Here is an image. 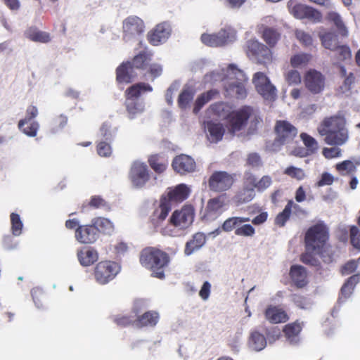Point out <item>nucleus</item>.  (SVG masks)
Masks as SVG:
<instances>
[{"label": "nucleus", "instance_id": "nucleus-56", "mask_svg": "<svg viewBox=\"0 0 360 360\" xmlns=\"http://www.w3.org/2000/svg\"><path fill=\"white\" fill-rule=\"evenodd\" d=\"M263 44L259 42L257 40L250 39L248 40L245 45V51L248 56H255L260 47Z\"/></svg>", "mask_w": 360, "mask_h": 360}, {"label": "nucleus", "instance_id": "nucleus-64", "mask_svg": "<svg viewBox=\"0 0 360 360\" xmlns=\"http://www.w3.org/2000/svg\"><path fill=\"white\" fill-rule=\"evenodd\" d=\"M78 259L82 266H89L90 264V249L84 248L80 250L78 252Z\"/></svg>", "mask_w": 360, "mask_h": 360}, {"label": "nucleus", "instance_id": "nucleus-18", "mask_svg": "<svg viewBox=\"0 0 360 360\" xmlns=\"http://www.w3.org/2000/svg\"><path fill=\"white\" fill-rule=\"evenodd\" d=\"M347 129L346 119L343 115H335L325 117L318 127L319 134H326L329 131Z\"/></svg>", "mask_w": 360, "mask_h": 360}, {"label": "nucleus", "instance_id": "nucleus-9", "mask_svg": "<svg viewBox=\"0 0 360 360\" xmlns=\"http://www.w3.org/2000/svg\"><path fill=\"white\" fill-rule=\"evenodd\" d=\"M129 179L132 185L138 188H143L150 179V172L145 162L134 161L129 172Z\"/></svg>", "mask_w": 360, "mask_h": 360}, {"label": "nucleus", "instance_id": "nucleus-37", "mask_svg": "<svg viewBox=\"0 0 360 360\" xmlns=\"http://www.w3.org/2000/svg\"><path fill=\"white\" fill-rule=\"evenodd\" d=\"M152 54L146 51H141L135 56L131 61H129L133 69L145 70L148 68L151 60Z\"/></svg>", "mask_w": 360, "mask_h": 360}, {"label": "nucleus", "instance_id": "nucleus-8", "mask_svg": "<svg viewBox=\"0 0 360 360\" xmlns=\"http://www.w3.org/2000/svg\"><path fill=\"white\" fill-rule=\"evenodd\" d=\"M236 181V174L226 171H214L208 179L209 189L214 193L230 190Z\"/></svg>", "mask_w": 360, "mask_h": 360}, {"label": "nucleus", "instance_id": "nucleus-39", "mask_svg": "<svg viewBox=\"0 0 360 360\" xmlns=\"http://www.w3.org/2000/svg\"><path fill=\"white\" fill-rule=\"evenodd\" d=\"M249 221L248 217H231L226 219L219 229L224 232H231L236 230L241 224Z\"/></svg>", "mask_w": 360, "mask_h": 360}, {"label": "nucleus", "instance_id": "nucleus-29", "mask_svg": "<svg viewBox=\"0 0 360 360\" xmlns=\"http://www.w3.org/2000/svg\"><path fill=\"white\" fill-rule=\"evenodd\" d=\"M160 319L158 312L155 311H148L142 315L139 316L136 319V324L138 327H154Z\"/></svg>", "mask_w": 360, "mask_h": 360}, {"label": "nucleus", "instance_id": "nucleus-42", "mask_svg": "<svg viewBox=\"0 0 360 360\" xmlns=\"http://www.w3.org/2000/svg\"><path fill=\"white\" fill-rule=\"evenodd\" d=\"M194 94L195 91L192 88H184L178 98V106L182 110L186 109L193 99Z\"/></svg>", "mask_w": 360, "mask_h": 360}, {"label": "nucleus", "instance_id": "nucleus-57", "mask_svg": "<svg viewBox=\"0 0 360 360\" xmlns=\"http://www.w3.org/2000/svg\"><path fill=\"white\" fill-rule=\"evenodd\" d=\"M295 34L297 39L304 46H309L312 44L313 39L309 33H307L303 30H297L295 31Z\"/></svg>", "mask_w": 360, "mask_h": 360}, {"label": "nucleus", "instance_id": "nucleus-55", "mask_svg": "<svg viewBox=\"0 0 360 360\" xmlns=\"http://www.w3.org/2000/svg\"><path fill=\"white\" fill-rule=\"evenodd\" d=\"M255 233V228L249 224H243L240 226H239V227L235 230V234L239 236L252 237Z\"/></svg>", "mask_w": 360, "mask_h": 360}, {"label": "nucleus", "instance_id": "nucleus-12", "mask_svg": "<svg viewBox=\"0 0 360 360\" xmlns=\"http://www.w3.org/2000/svg\"><path fill=\"white\" fill-rule=\"evenodd\" d=\"M234 32L231 28L220 30L214 34H202L200 39L202 42L209 46H222L231 41L234 38Z\"/></svg>", "mask_w": 360, "mask_h": 360}, {"label": "nucleus", "instance_id": "nucleus-40", "mask_svg": "<svg viewBox=\"0 0 360 360\" xmlns=\"http://www.w3.org/2000/svg\"><path fill=\"white\" fill-rule=\"evenodd\" d=\"M30 122L27 119L20 120L18 122V128L27 136L34 137L37 135L39 124L36 121Z\"/></svg>", "mask_w": 360, "mask_h": 360}, {"label": "nucleus", "instance_id": "nucleus-17", "mask_svg": "<svg viewBox=\"0 0 360 360\" xmlns=\"http://www.w3.org/2000/svg\"><path fill=\"white\" fill-rule=\"evenodd\" d=\"M172 32L170 25L167 22L158 24L147 34L148 42L153 46H158L165 42Z\"/></svg>", "mask_w": 360, "mask_h": 360}, {"label": "nucleus", "instance_id": "nucleus-13", "mask_svg": "<svg viewBox=\"0 0 360 360\" xmlns=\"http://www.w3.org/2000/svg\"><path fill=\"white\" fill-rule=\"evenodd\" d=\"M306 89L312 94H319L325 89L326 77L315 69H310L304 75Z\"/></svg>", "mask_w": 360, "mask_h": 360}, {"label": "nucleus", "instance_id": "nucleus-54", "mask_svg": "<svg viewBox=\"0 0 360 360\" xmlns=\"http://www.w3.org/2000/svg\"><path fill=\"white\" fill-rule=\"evenodd\" d=\"M312 252L307 250L306 252L303 253L300 256V261L311 266L318 267L320 266V262L319 259L311 253Z\"/></svg>", "mask_w": 360, "mask_h": 360}, {"label": "nucleus", "instance_id": "nucleus-20", "mask_svg": "<svg viewBox=\"0 0 360 360\" xmlns=\"http://www.w3.org/2000/svg\"><path fill=\"white\" fill-rule=\"evenodd\" d=\"M227 205V195L226 193L210 198L205 207V214L208 217L221 214Z\"/></svg>", "mask_w": 360, "mask_h": 360}, {"label": "nucleus", "instance_id": "nucleus-7", "mask_svg": "<svg viewBox=\"0 0 360 360\" xmlns=\"http://www.w3.org/2000/svg\"><path fill=\"white\" fill-rule=\"evenodd\" d=\"M252 112V108L248 105L231 112L226 117L229 134L233 136L236 132L242 130L247 125Z\"/></svg>", "mask_w": 360, "mask_h": 360}, {"label": "nucleus", "instance_id": "nucleus-53", "mask_svg": "<svg viewBox=\"0 0 360 360\" xmlns=\"http://www.w3.org/2000/svg\"><path fill=\"white\" fill-rule=\"evenodd\" d=\"M314 252L318 253L325 263H331L334 259V252L332 251L330 245H328V243L323 249L314 250Z\"/></svg>", "mask_w": 360, "mask_h": 360}, {"label": "nucleus", "instance_id": "nucleus-35", "mask_svg": "<svg viewBox=\"0 0 360 360\" xmlns=\"http://www.w3.org/2000/svg\"><path fill=\"white\" fill-rule=\"evenodd\" d=\"M150 167L158 174L164 172L168 165L167 159L159 154H154L149 156L148 159Z\"/></svg>", "mask_w": 360, "mask_h": 360}, {"label": "nucleus", "instance_id": "nucleus-44", "mask_svg": "<svg viewBox=\"0 0 360 360\" xmlns=\"http://www.w3.org/2000/svg\"><path fill=\"white\" fill-rule=\"evenodd\" d=\"M210 109L214 115L226 118L231 112V106L227 103L221 101L212 104Z\"/></svg>", "mask_w": 360, "mask_h": 360}, {"label": "nucleus", "instance_id": "nucleus-22", "mask_svg": "<svg viewBox=\"0 0 360 360\" xmlns=\"http://www.w3.org/2000/svg\"><path fill=\"white\" fill-rule=\"evenodd\" d=\"M115 228L112 222L105 217H96L91 221V233L97 237L99 235H111Z\"/></svg>", "mask_w": 360, "mask_h": 360}, {"label": "nucleus", "instance_id": "nucleus-5", "mask_svg": "<svg viewBox=\"0 0 360 360\" xmlns=\"http://www.w3.org/2000/svg\"><path fill=\"white\" fill-rule=\"evenodd\" d=\"M275 138L271 144V149L277 151L283 146L290 144L297 137L298 129L287 120H277L274 127Z\"/></svg>", "mask_w": 360, "mask_h": 360}, {"label": "nucleus", "instance_id": "nucleus-14", "mask_svg": "<svg viewBox=\"0 0 360 360\" xmlns=\"http://www.w3.org/2000/svg\"><path fill=\"white\" fill-rule=\"evenodd\" d=\"M123 39L129 41L142 34L145 30V25L140 18L131 15L123 21Z\"/></svg>", "mask_w": 360, "mask_h": 360}, {"label": "nucleus", "instance_id": "nucleus-3", "mask_svg": "<svg viewBox=\"0 0 360 360\" xmlns=\"http://www.w3.org/2000/svg\"><path fill=\"white\" fill-rule=\"evenodd\" d=\"M194 216V208L191 205H186L181 210H175L169 217V224L160 229L161 234L165 236H175V231L171 226L184 229L193 223Z\"/></svg>", "mask_w": 360, "mask_h": 360}, {"label": "nucleus", "instance_id": "nucleus-4", "mask_svg": "<svg viewBox=\"0 0 360 360\" xmlns=\"http://www.w3.org/2000/svg\"><path fill=\"white\" fill-rule=\"evenodd\" d=\"M329 240V229L322 221L310 226L305 233L304 243L306 250L314 252V250H321L326 247Z\"/></svg>", "mask_w": 360, "mask_h": 360}, {"label": "nucleus", "instance_id": "nucleus-34", "mask_svg": "<svg viewBox=\"0 0 360 360\" xmlns=\"http://www.w3.org/2000/svg\"><path fill=\"white\" fill-rule=\"evenodd\" d=\"M124 105L126 110L128 114V117L130 119H134L139 115L143 112L145 110L144 104L140 100H128L124 101Z\"/></svg>", "mask_w": 360, "mask_h": 360}, {"label": "nucleus", "instance_id": "nucleus-49", "mask_svg": "<svg viewBox=\"0 0 360 360\" xmlns=\"http://www.w3.org/2000/svg\"><path fill=\"white\" fill-rule=\"evenodd\" d=\"M335 169L341 175L349 174L356 171V167L351 160H344L336 164Z\"/></svg>", "mask_w": 360, "mask_h": 360}, {"label": "nucleus", "instance_id": "nucleus-38", "mask_svg": "<svg viewBox=\"0 0 360 360\" xmlns=\"http://www.w3.org/2000/svg\"><path fill=\"white\" fill-rule=\"evenodd\" d=\"M321 44L323 47L330 51L340 45L338 35L332 32H327L319 34Z\"/></svg>", "mask_w": 360, "mask_h": 360}, {"label": "nucleus", "instance_id": "nucleus-58", "mask_svg": "<svg viewBox=\"0 0 360 360\" xmlns=\"http://www.w3.org/2000/svg\"><path fill=\"white\" fill-rule=\"evenodd\" d=\"M246 165L252 167H259L262 165L261 156L257 153H250L246 159Z\"/></svg>", "mask_w": 360, "mask_h": 360}, {"label": "nucleus", "instance_id": "nucleus-30", "mask_svg": "<svg viewBox=\"0 0 360 360\" xmlns=\"http://www.w3.org/2000/svg\"><path fill=\"white\" fill-rule=\"evenodd\" d=\"M206 242L205 235L202 233H196L193 236L192 239L186 243L184 253L186 255H191L195 251L202 248Z\"/></svg>", "mask_w": 360, "mask_h": 360}, {"label": "nucleus", "instance_id": "nucleus-25", "mask_svg": "<svg viewBox=\"0 0 360 360\" xmlns=\"http://www.w3.org/2000/svg\"><path fill=\"white\" fill-rule=\"evenodd\" d=\"M303 328V323L297 320L285 325L283 328V334L290 345H297L300 342V334Z\"/></svg>", "mask_w": 360, "mask_h": 360}, {"label": "nucleus", "instance_id": "nucleus-32", "mask_svg": "<svg viewBox=\"0 0 360 360\" xmlns=\"http://www.w3.org/2000/svg\"><path fill=\"white\" fill-rule=\"evenodd\" d=\"M219 94V91L217 89H210L201 94L195 101L193 112L195 114L198 113L206 103L214 98Z\"/></svg>", "mask_w": 360, "mask_h": 360}, {"label": "nucleus", "instance_id": "nucleus-45", "mask_svg": "<svg viewBox=\"0 0 360 360\" xmlns=\"http://www.w3.org/2000/svg\"><path fill=\"white\" fill-rule=\"evenodd\" d=\"M259 63L266 64L272 61V52L271 49L264 44H262L255 56Z\"/></svg>", "mask_w": 360, "mask_h": 360}, {"label": "nucleus", "instance_id": "nucleus-28", "mask_svg": "<svg viewBox=\"0 0 360 360\" xmlns=\"http://www.w3.org/2000/svg\"><path fill=\"white\" fill-rule=\"evenodd\" d=\"M224 91L226 97H236L238 99H244L247 96V90L243 82L229 83L224 86Z\"/></svg>", "mask_w": 360, "mask_h": 360}, {"label": "nucleus", "instance_id": "nucleus-52", "mask_svg": "<svg viewBox=\"0 0 360 360\" xmlns=\"http://www.w3.org/2000/svg\"><path fill=\"white\" fill-rule=\"evenodd\" d=\"M89 234L90 229L87 226H79L76 230L75 236L79 243L88 244L90 240Z\"/></svg>", "mask_w": 360, "mask_h": 360}, {"label": "nucleus", "instance_id": "nucleus-27", "mask_svg": "<svg viewBox=\"0 0 360 360\" xmlns=\"http://www.w3.org/2000/svg\"><path fill=\"white\" fill-rule=\"evenodd\" d=\"M152 86L145 82H139L128 87L124 92L125 101L129 99L131 101L139 100V97L142 92L152 91Z\"/></svg>", "mask_w": 360, "mask_h": 360}, {"label": "nucleus", "instance_id": "nucleus-16", "mask_svg": "<svg viewBox=\"0 0 360 360\" xmlns=\"http://www.w3.org/2000/svg\"><path fill=\"white\" fill-rule=\"evenodd\" d=\"M171 210V205H168L165 199L160 198L158 205L149 217L150 223L156 231H160L162 228V226Z\"/></svg>", "mask_w": 360, "mask_h": 360}, {"label": "nucleus", "instance_id": "nucleus-63", "mask_svg": "<svg viewBox=\"0 0 360 360\" xmlns=\"http://www.w3.org/2000/svg\"><path fill=\"white\" fill-rule=\"evenodd\" d=\"M285 80L290 85L298 84L301 82L300 74L297 70H290L285 75Z\"/></svg>", "mask_w": 360, "mask_h": 360}, {"label": "nucleus", "instance_id": "nucleus-21", "mask_svg": "<svg viewBox=\"0 0 360 360\" xmlns=\"http://www.w3.org/2000/svg\"><path fill=\"white\" fill-rule=\"evenodd\" d=\"M117 84L131 83L137 76L129 61L122 63L115 70Z\"/></svg>", "mask_w": 360, "mask_h": 360}, {"label": "nucleus", "instance_id": "nucleus-48", "mask_svg": "<svg viewBox=\"0 0 360 360\" xmlns=\"http://www.w3.org/2000/svg\"><path fill=\"white\" fill-rule=\"evenodd\" d=\"M311 59V55L305 53L295 54L290 58V64L293 68H298L302 65H305Z\"/></svg>", "mask_w": 360, "mask_h": 360}, {"label": "nucleus", "instance_id": "nucleus-46", "mask_svg": "<svg viewBox=\"0 0 360 360\" xmlns=\"http://www.w3.org/2000/svg\"><path fill=\"white\" fill-rule=\"evenodd\" d=\"M332 51L335 52V57L338 61L350 60L352 58L351 49L347 45L340 44Z\"/></svg>", "mask_w": 360, "mask_h": 360}, {"label": "nucleus", "instance_id": "nucleus-1", "mask_svg": "<svg viewBox=\"0 0 360 360\" xmlns=\"http://www.w3.org/2000/svg\"><path fill=\"white\" fill-rule=\"evenodd\" d=\"M272 184V178L264 175L259 180L251 172H245L243 179V187L236 191L232 200L236 206L248 203L256 196V191L262 193Z\"/></svg>", "mask_w": 360, "mask_h": 360}, {"label": "nucleus", "instance_id": "nucleus-51", "mask_svg": "<svg viewBox=\"0 0 360 360\" xmlns=\"http://www.w3.org/2000/svg\"><path fill=\"white\" fill-rule=\"evenodd\" d=\"M283 174L298 181L303 180L305 176V172L302 168H298L294 166H289L285 168Z\"/></svg>", "mask_w": 360, "mask_h": 360}, {"label": "nucleus", "instance_id": "nucleus-62", "mask_svg": "<svg viewBox=\"0 0 360 360\" xmlns=\"http://www.w3.org/2000/svg\"><path fill=\"white\" fill-rule=\"evenodd\" d=\"M68 122L67 116L61 114L53 120V127L52 128V132L53 134L57 133L59 130L62 129Z\"/></svg>", "mask_w": 360, "mask_h": 360}, {"label": "nucleus", "instance_id": "nucleus-10", "mask_svg": "<svg viewBox=\"0 0 360 360\" xmlns=\"http://www.w3.org/2000/svg\"><path fill=\"white\" fill-rule=\"evenodd\" d=\"M288 7L290 13L297 19H308L314 22H320L322 19L321 12L295 1H288Z\"/></svg>", "mask_w": 360, "mask_h": 360}, {"label": "nucleus", "instance_id": "nucleus-15", "mask_svg": "<svg viewBox=\"0 0 360 360\" xmlns=\"http://www.w3.org/2000/svg\"><path fill=\"white\" fill-rule=\"evenodd\" d=\"M191 193L188 186L184 184H180L174 187L168 188L167 191L162 194L160 198L165 199L168 205L181 203L186 200Z\"/></svg>", "mask_w": 360, "mask_h": 360}, {"label": "nucleus", "instance_id": "nucleus-23", "mask_svg": "<svg viewBox=\"0 0 360 360\" xmlns=\"http://www.w3.org/2000/svg\"><path fill=\"white\" fill-rule=\"evenodd\" d=\"M289 276L293 285L297 288H302L308 284L307 269L301 265H292Z\"/></svg>", "mask_w": 360, "mask_h": 360}, {"label": "nucleus", "instance_id": "nucleus-36", "mask_svg": "<svg viewBox=\"0 0 360 360\" xmlns=\"http://www.w3.org/2000/svg\"><path fill=\"white\" fill-rule=\"evenodd\" d=\"M295 209L300 207L298 205L294 204L292 200H289L285 206L283 210L278 213L275 218L274 224L279 227L285 226L287 221L290 219L292 212V208Z\"/></svg>", "mask_w": 360, "mask_h": 360}, {"label": "nucleus", "instance_id": "nucleus-24", "mask_svg": "<svg viewBox=\"0 0 360 360\" xmlns=\"http://www.w3.org/2000/svg\"><path fill=\"white\" fill-rule=\"evenodd\" d=\"M320 135L324 136V142L329 146H342L349 139V132L347 129L329 131L326 134Z\"/></svg>", "mask_w": 360, "mask_h": 360}, {"label": "nucleus", "instance_id": "nucleus-50", "mask_svg": "<svg viewBox=\"0 0 360 360\" xmlns=\"http://www.w3.org/2000/svg\"><path fill=\"white\" fill-rule=\"evenodd\" d=\"M359 279L358 275H353L350 276L341 288V293L345 297H349L354 289L355 284Z\"/></svg>", "mask_w": 360, "mask_h": 360}, {"label": "nucleus", "instance_id": "nucleus-33", "mask_svg": "<svg viewBox=\"0 0 360 360\" xmlns=\"http://www.w3.org/2000/svg\"><path fill=\"white\" fill-rule=\"evenodd\" d=\"M206 127L213 141L218 142L222 139L225 129L221 123L209 121L206 124Z\"/></svg>", "mask_w": 360, "mask_h": 360}, {"label": "nucleus", "instance_id": "nucleus-6", "mask_svg": "<svg viewBox=\"0 0 360 360\" xmlns=\"http://www.w3.org/2000/svg\"><path fill=\"white\" fill-rule=\"evenodd\" d=\"M120 265L113 261H102L96 264L94 269L96 281L101 285H105L112 281L120 272Z\"/></svg>", "mask_w": 360, "mask_h": 360}, {"label": "nucleus", "instance_id": "nucleus-60", "mask_svg": "<svg viewBox=\"0 0 360 360\" xmlns=\"http://www.w3.org/2000/svg\"><path fill=\"white\" fill-rule=\"evenodd\" d=\"M96 151L101 157H110L112 154V148L110 143L105 141H101L96 146Z\"/></svg>", "mask_w": 360, "mask_h": 360}, {"label": "nucleus", "instance_id": "nucleus-41", "mask_svg": "<svg viewBox=\"0 0 360 360\" xmlns=\"http://www.w3.org/2000/svg\"><path fill=\"white\" fill-rule=\"evenodd\" d=\"M25 35L27 38L36 42L46 43L50 41V36L48 33L39 31L35 27H30L27 29Z\"/></svg>", "mask_w": 360, "mask_h": 360}, {"label": "nucleus", "instance_id": "nucleus-31", "mask_svg": "<svg viewBox=\"0 0 360 360\" xmlns=\"http://www.w3.org/2000/svg\"><path fill=\"white\" fill-rule=\"evenodd\" d=\"M262 38L270 47H274L281 39V33L274 27L264 26L262 31Z\"/></svg>", "mask_w": 360, "mask_h": 360}, {"label": "nucleus", "instance_id": "nucleus-43", "mask_svg": "<svg viewBox=\"0 0 360 360\" xmlns=\"http://www.w3.org/2000/svg\"><path fill=\"white\" fill-rule=\"evenodd\" d=\"M249 345L252 349L260 351L265 347L266 340L262 334L257 331H254L250 335Z\"/></svg>", "mask_w": 360, "mask_h": 360}, {"label": "nucleus", "instance_id": "nucleus-26", "mask_svg": "<svg viewBox=\"0 0 360 360\" xmlns=\"http://www.w3.org/2000/svg\"><path fill=\"white\" fill-rule=\"evenodd\" d=\"M264 316L271 323H285L289 319L286 311L282 308L269 305L264 311Z\"/></svg>", "mask_w": 360, "mask_h": 360}, {"label": "nucleus", "instance_id": "nucleus-59", "mask_svg": "<svg viewBox=\"0 0 360 360\" xmlns=\"http://www.w3.org/2000/svg\"><path fill=\"white\" fill-rule=\"evenodd\" d=\"M11 221L13 235L17 236H19L21 233L22 228V223L20 220V216L17 214L12 213L11 214Z\"/></svg>", "mask_w": 360, "mask_h": 360}, {"label": "nucleus", "instance_id": "nucleus-19", "mask_svg": "<svg viewBox=\"0 0 360 360\" xmlns=\"http://www.w3.org/2000/svg\"><path fill=\"white\" fill-rule=\"evenodd\" d=\"M173 169L181 175L193 172L195 169V162L189 155L181 154L176 156L172 163Z\"/></svg>", "mask_w": 360, "mask_h": 360}, {"label": "nucleus", "instance_id": "nucleus-61", "mask_svg": "<svg viewBox=\"0 0 360 360\" xmlns=\"http://www.w3.org/2000/svg\"><path fill=\"white\" fill-rule=\"evenodd\" d=\"M350 242L354 248L360 250V230L355 226L350 228Z\"/></svg>", "mask_w": 360, "mask_h": 360}, {"label": "nucleus", "instance_id": "nucleus-2", "mask_svg": "<svg viewBox=\"0 0 360 360\" xmlns=\"http://www.w3.org/2000/svg\"><path fill=\"white\" fill-rule=\"evenodd\" d=\"M139 262L143 267L151 272L153 277L164 279L170 257L166 252L156 247L148 246L141 251Z\"/></svg>", "mask_w": 360, "mask_h": 360}, {"label": "nucleus", "instance_id": "nucleus-47", "mask_svg": "<svg viewBox=\"0 0 360 360\" xmlns=\"http://www.w3.org/2000/svg\"><path fill=\"white\" fill-rule=\"evenodd\" d=\"M300 139L306 146L307 151L310 153H314L318 149V142L314 137L303 132L300 134Z\"/></svg>", "mask_w": 360, "mask_h": 360}, {"label": "nucleus", "instance_id": "nucleus-11", "mask_svg": "<svg viewBox=\"0 0 360 360\" xmlns=\"http://www.w3.org/2000/svg\"><path fill=\"white\" fill-rule=\"evenodd\" d=\"M252 82L257 91L265 100L273 101L276 99V89L264 72H256L253 75Z\"/></svg>", "mask_w": 360, "mask_h": 360}]
</instances>
